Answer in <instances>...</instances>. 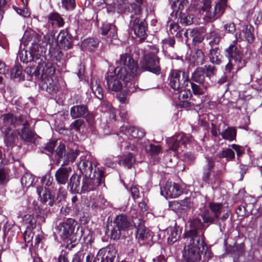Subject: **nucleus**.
<instances>
[{"instance_id": "f257e3e1", "label": "nucleus", "mask_w": 262, "mask_h": 262, "mask_svg": "<svg viewBox=\"0 0 262 262\" xmlns=\"http://www.w3.org/2000/svg\"><path fill=\"white\" fill-rule=\"evenodd\" d=\"M200 219L190 222V228L185 230L183 236L186 245L183 252L184 262H200L203 256V262H207L213 253L205 242L204 232L206 228L214 224L217 218L208 209L201 211Z\"/></svg>"}, {"instance_id": "f03ea898", "label": "nucleus", "mask_w": 262, "mask_h": 262, "mask_svg": "<svg viewBox=\"0 0 262 262\" xmlns=\"http://www.w3.org/2000/svg\"><path fill=\"white\" fill-rule=\"evenodd\" d=\"M118 66L112 71L109 70L105 74L108 88L114 92L120 91L122 88L121 79L125 83L132 81L137 75L138 64L127 53L120 56L116 61Z\"/></svg>"}, {"instance_id": "7ed1b4c3", "label": "nucleus", "mask_w": 262, "mask_h": 262, "mask_svg": "<svg viewBox=\"0 0 262 262\" xmlns=\"http://www.w3.org/2000/svg\"><path fill=\"white\" fill-rule=\"evenodd\" d=\"M205 163L202 167V180L210 185L213 190L217 188L221 184V178L216 172H213L215 166V160L212 157L205 156Z\"/></svg>"}, {"instance_id": "20e7f679", "label": "nucleus", "mask_w": 262, "mask_h": 262, "mask_svg": "<svg viewBox=\"0 0 262 262\" xmlns=\"http://www.w3.org/2000/svg\"><path fill=\"white\" fill-rule=\"evenodd\" d=\"M224 55L228 60H233L237 67V70L245 67L250 59L247 51L242 50L237 43H232L224 51Z\"/></svg>"}, {"instance_id": "39448f33", "label": "nucleus", "mask_w": 262, "mask_h": 262, "mask_svg": "<svg viewBox=\"0 0 262 262\" xmlns=\"http://www.w3.org/2000/svg\"><path fill=\"white\" fill-rule=\"evenodd\" d=\"M171 7L173 10L171 15L177 16L180 12L178 21L183 26H189L193 23V17L187 12H182L185 7H187V0H171Z\"/></svg>"}, {"instance_id": "423d86ee", "label": "nucleus", "mask_w": 262, "mask_h": 262, "mask_svg": "<svg viewBox=\"0 0 262 262\" xmlns=\"http://www.w3.org/2000/svg\"><path fill=\"white\" fill-rule=\"evenodd\" d=\"M88 177H85L82 180L80 193L95 190L104 181L103 170L96 167L93 176Z\"/></svg>"}, {"instance_id": "0eeeda50", "label": "nucleus", "mask_w": 262, "mask_h": 262, "mask_svg": "<svg viewBox=\"0 0 262 262\" xmlns=\"http://www.w3.org/2000/svg\"><path fill=\"white\" fill-rule=\"evenodd\" d=\"M168 80L169 86L174 91L187 86L190 82L188 75L184 71L179 70H171Z\"/></svg>"}, {"instance_id": "6e6552de", "label": "nucleus", "mask_w": 262, "mask_h": 262, "mask_svg": "<svg viewBox=\"0 0 262 262\" xmlns=\"http://www.w3.org/2000/svg\"><path fill=\"white\" fill-rule=\"evenodd\" d=\"M203 4L202 9L206 12V17L210 21H212L220 18L224 14L227 7V0H219L215 5L212 12L210 10V0H203Z\"/></svg>"}, {"instance_id": "1a4fd4ad", "label": "nucleus", "mask_w": 262, "mask_h": 262, "mask_svg": "<svg viewBox=\"0 0 262 262\" xmlns=\"http://www.w3.org/2000/svg\"><path fill=\"white\" fill-rule=\"evenodd\" d=\"M192 136L183 133H179L166 139L169 148L174 151H183L187 144L191 143Z\"/></svg>"}, {"instance_id": "9d476101", "label": "nucleus", "mask_w": 262, "mask_h": 262, "mask_svg": "<svg viewBox=\"0 0 262 262\" xmlns=\"http://www.w3.org/2000/svg\"><path fill=\"white\" fill-rule=\"evenodd\" d=\"M154 46L148 45V72L159 75L161 74L160 58L157 56L159 48L157 46L158 39L153 37Z\"/></svg>"}, {"instance_id": "9b49d317", "label": "nucleus", "mask_w": 262, "mask_h": 262, "mask_svg": "<svg viewBox=\"0 0 262 262\" xmlns=\"http://www.w3.org/2000/svg\"><path fill=\"white\" fill-rule=\"evenodd\" d=\"M37 43L32 44L29 51H21L19 53L20 60L23 62L27 63L31 61H34L37 63V62L42 56V50Z\"/></svg>"}, {"instance_id": "f8f14e48", "label": "nucleus", "mask_w": 262, "mask_h": 262, "mask_svg": "<svg viewBox=\"0 0 262 262\" xmlns=\"http://www.w3.org/2000/svg\"><path fill=\"white\" fill-rule=\"evenodd\" d=\"M161 194L166 198H176L182 194L183 189L182 186L176 183L167 182L163 186H161Z\"/></svg>"}, {"instance_id": "ddd939ff", "label": "nucleus", "mask_w": 262, "mask_h": 262, "mask_svg": "<svg viewBox=\"0 0 262 262\" xmlns=\"http://www.w3.org/2000/svg\"><path fill=\"white\" fill-rule=\"evenodd\" d=\"M75 220L73 219H68L66 221L59 223L56 227L57 234L62 239L69 238L74 231Z\"/></svg>"}, {"instance_id": "4468645a", "label": "nucleus", "mask_w": 262, "mask_h": 262, "mask_svg": "<svg viewBox=\"0 0 262 262\" xmlns=\"http://www.w3.org/2000/svg\"><path fill=\"white\" fill-rule=\"evenodd\" d=\"M38 69L41 71V79L44 80L48 78L54 77L55 68L52 63L46 62V58L42 55L39 61L37 62Z\"/></svg>"}, {"instance_id": "2eb2a0df", "label": "nucleus", "mask_w": 262, "mask_h": 262, "mask_svg": "<svg viewBox=\"0 0 262 262\" xmlns=\"http://www.w3.org/2000/svg\"><path fill=\"white\" fill-rule=\"evenodd\" d=\"M102 3L105 5L108 12L117 11L122 13L127 7L126 0H102Z\"/></svg>"}, {"instance_id": "dca6fc26", "label": "nucleus", "mask_w": 262, "mask_h": 262, "mask_svg": "<svg viewBox=\"0 0 262 262\" xmlns=\"http://www.w3.org/2000/svg\"><path fill=\"white\" fill-rule=\"evenodd\" d=\"M116 256V250L112 246L100 249L97 254V257L101 259V262H114Z\"/></svg>"}, {"instance_id": "f3484780", "label": "nucleus", "mask_w": 262, "mask_h": 262, "mask_svg": "<svg viewBox=\"0 0 262 262\" xmlns=\"http://www.w3.org/2000/svg\"><path fill=\"white\" fill-rule=\"evenodd\" d=\"M17 118L12 114H6L2 115L0 120V128L2 130L11 128L16 124Z\"/></svg>"}, {"instance_id": "a211bd4d", "label": "nucleus", "mask_w": 262, "mask_h": 262, "mask_svg": "<svg viewBox=\"0 0 262 262\" xmlns=\"http://www.w3.org/2000/svg\"><path fill=\"white\" fill-rule=\"evenodd\" d=\"M101 34L103 35H108L109 39L107 41L112 43L113 40H117L118 38L116 26L112 24H104L101 28Z\"/></svg>"}, {"instance_id": "6ab92c4d", "label": "nucleus", "mask_w": 262, "mask_h": 262, "mask_svg": "<svg viewBox=\"0 0 262 262\" xmlns=\"http://www.w3.org/2000/svg\"><path fill=\"white\" fill-rule=\"evenodd\" d=\"M78 167L81 173L85 174L86 177L93 176L95 167L98 168L95 165L93 167L92 162L85 159L80 160L78 164Z\"/></svg>"}, {"instance_id": "aec40b11", "label": "nucleus", "mask_w": 262, "mask_h": 262, "mask_svg": "<svg viewBox=\"0 0 262 262\" xmlns=\"http://www.w3.org/2000/svg\"><path fill=\"white\" fill-rule=\"evenodd\" d=\"M71 168L60 167L55 172V179L58 185H65L69 179Z\"/></svg>"}, {"instance_id": "412c9836", "label": "nucleus", "mask_w": 262, "mask_h": 262, "mask_svg": "<svg viewBox=\"0 0 262 262\" xmlns=\"http://www.w3.org/2000/svg\"><path fill=\"white\" fill-rule=\"evenodd\" d=\"M57 40L59 46L62 49L68 50L72 47V38L66 31H61L57 36Z\"/></svg>"}, {"instance_id": "4be33fe9", "label": "nucleus", "mask_w": 262, "mask_h": 262, "mask_svg": "<svg viewBox=\"0 0 262 262\" xmlns=\"http://www.w3.org/2000/svg\"><path fill=\"white\" fill-rule=\"evenodd\" d=\"M37 193L38 194L41 202L48 203L50 206L54 204V198L52 196L50 191L42 186H39L37 188Z\"/></svg>"}, {"instance_id": "5701e85b", "label": "nucleus", "mask_w": 262, "mask_h": 262, "mask_svg": "<svg viewBox=\"0 0 262 262\" xmlns=\"http://www.w3.org/2000/svg\"><path fill=\"white\" fill-rule=\"evenodd\" d=\"M42 81L43 82L42 86L46 88L47 92L49 94H53L58 91V81L55 77L48 78V79Z\"/></svg>"}, {"instance_id": "b1692460", "label": "nucleus", "mask_w": 262, "mask_h": 262, "mask_svg": "<svg viewBox=\"0 0 262 262\" xmlns=\"http://www.w3.org/2000/svg\"><path fill=\"white\" fill-rule=\"evenodd\" d=\"M165 232L167 234L168 244L172 245L179 239L182 231L179 228L169 227L166 230Z\"/></svg>"}, {"instance_id": "393cba45", "label": "nucleus", "mask_w": 262, "mask_h": 262, "mask_svg": "<svg viewBox=\"0 0 262 262\" xmlns=\"http://www.w3.org/2000/svg\"><path fill=\"white\" fill-rule=\"evenodd\" d=\"M204 54L200 49L192 52L189 57V62L192 66L202 65L204 62Z\"/></svg>"}, {"instance_id": "a878e982", "label": "nucleus", "mask_w": 262, "mask_h": 262, "mask_svg": "<svg viewBox=\"0 0 262 262\" xmlns=\"http://www.w3.org/2000/svg\"><path fill=\"white\" fill-rule=\"evenodd\" d=\"M80 182L81 176L77 174H73L70 178V182L69 183L70 191L72 193H80Z\"/></svg>"}, {"instance_id": "bb28decb", "label": "nucleus", "mask_w": 262, "mask_h": 262, "mask_svg": "<svg viewBox=\"0 0 262 262\" xmlns=\"http://www.w3.org/2000/svg\"><path fill=\"white\" fill-rule=\"evenodd\" d=\"M41 214V212H40ZM24 222L26 224L28 225L32 229L36 227V223L41 224L45 222V217L44 216H41V214L37 215V220H36L33 216L30 214L25 215L24 217Z\"/></svg>"}, {"instance_id": "cd10ccee", "label": "nucleus", "mask_w": 262, "mask_h": 262, "mask_svg": "<svg viewBox=\"0 0 262 262\" xmlns=\"http://www.w3.org/2000/svg\"><path fill=\"white\" fill-rule=\"evenodd\" d=\"M149 149H148V155H150V158L149 163L155 164L159 162L160 157L159 154L161 151V147L159 145H154L150 144L149 145Z\"/></svg>"}, {"instance_id": "c85d7f7f", "label": "nucleus", "mask_w": 262, "mask_h": 262, "mask_svg": "<svg viewBox=\"0 0 262 262\" xmlns=\"http://www.w3.org/2000/svg\"><path fill=\"white\" fill-rule=\"evenodd\" d=\"M18 134L22 140L30 142L33 140L35 133L30 127H22L18 130Z\"/></svg>"}, {"instance_id": "c756f323", "label": "nucleus", "mask_w": 262, "mask_h": 262, "mask_svg": "<svg viewBox=\"0 0 262 262\" xmlns=\"http://www.w3.org/2000/svg\"><path fill=\"white\" fill-rule=\"evenodd\" d=\"M88 113V108L84 105H75L71 108L70 114L73 119L83 117Z\"/></svg>"}, {"instance_id": "7c9ffc66", "label": "nucleus", "mask_w": 262, "mask_h": 262, "mask_svg": "<svg viewBox=\"0 0 262 262\" xmlns=\"http://www.w3.org/2000/svg\"><path fill=\"white\" fill-rule=\"evenodd\" d=\"M237 130L235 127L228 126L221 132L222 138L230 142L236 141Z\"/></svg>"}, {"instance_id": "2f4dec72", "label": "nucleus", "mask_w": 262, "mask_h": 262, "mask_svg": "<svg viewBox=\"0 0 262 262\" xmlns=\"http://www.w3.org/2000/svg\"><path fill=\"white\" fill-rule=\"evenodd\" d=\"M206 77L205 70L202 68H198L192 73L191 80L196 83L204 85Z\"/></svg>"}, {"instance_id": "473e14b6", "label": "nucleus", "mask_w": 262, "mask_h": 262, "mask_svg": "<svg viewBox=\"0 0 262 262\" xmlns=\"http://www.w3.org/2000/svg\"><path fill=\"white\" fill-rule=\"evenodd\" d=\"M220 53L221 50L218 47H212L210 49L209 57L211 63L215 64H220L221 63L222 56Z\"/></svg>"}, {"instance_id": "72a5a7b5", "label": "nucleus", "mask_w": 262, "mask_h": 262, "mask_svg": "<svg viewBox=\"0 0 262 262\" xmlns=\"http://www.w3.org/2000/svg\"><path fill=\"white\" fill-rule=\"evenodd\" d=\"M91 87L94 95L99 99H102L103 94L102 88L100 86V80L96 77L91 79Z\"/></svg>"}, {"instance_id": "f704fd0d", "label": "nucleus", "mask_w": 262, "mask_h": 262, "mask_svg": "<svg viewBox=\"0 0 262 262\" xmlns=\"http://www.w3.org/2000/svg\"><path fill=\"white\" fill-rule=\"evenodd\" d=\"M5 133L4 141L7 146H11L17 140V136L15 130L12 128H8L5 130H2Z\"/></svg>"}, {"instance_id": "c9c22d12", "label": "nucleus", "mask_w": 262, "mask_h": 262, "mask_svg": "<svg viewBox=\"0 0 262 262\" xmlns=\"http://www.w3.org/2000/svg\"><path fill=\"white\" fill-rule=\"evenodd\" d=\"M254 31V28L251 25L245 26L242 30L244 37L249 43H252L255 40Z\"/></svg>"}, {"instance_id": "e433bc0d", "label": "nucleus", "mask_w": 262, "mask_h": 262, "mask_svg": "<svg viewBox=\"0 0 262 262\" xmlns=\"http://www.w3.org/2000/svg\"><path fill=\"white\" fill-rule=\"evenodd\" d=\"M133 30L135 34L139 37H141L139 41L142 42L144 41L146 38L145 33L146 31V27L142 24V23L139 24H134Z\"/></svg>"}, {"instance_id": "4c0bfd02", "label": "nucleus", "mask_w": 262, "mask_h": 262, "mask_svg": "<svg viewBox=\"0 0 262 262\" xmlns=\"http://www.w3.org/2000/svg\"><path fill=\"white\" fill-rule=\"evenodd\" d=\"M114 224L119 229H124L129 227L130 223L127 217L124 215H119L116 216Z\"/></svg>"}, {"instance_id": "58836bf2", "label": "nucleus", "mask_w": 262, "mask_h": 262, "mask_svg": "<svg viewBox=\"0 0 262 262\" xmlns=\"http://www.w3.org/2000/svg\"><path fill=\"white\" fill-rule=\"evenodd\" d=\"M150 14L148 13V18L151 19L150 20V26L151 27L152 31L151 32L155 33L158 32L160 29V25L158 23L157 19L155 18V6L150 5L149 7Z\"/></svg>"}, {"instance_id": "ea45409f", "label": "nucleus", "mask_w": 262, "mask_h": 262, "mask_svg": "<svg viewBox=\"0 0 262 262\" xmlns=\"http://www.w3.org/2000/svg\"><path fill=\"white\" fill-rule=\"evenodd\" d=\"M216 156L220 159L226 158L227 161H233L235 158V153L232 149L228 148L217 152Z\"/></svg>"}, {"instance_id": "a19ab883", "label": "nucleus", "mask_w": 262, "mask_h": 262, "mask_svg": "<svg viewBox=\"0 0 262 262\" xmlns=\"http://www.w3.org/2000/svg\"><path fill=\"white\" fill-rule=\"evenodd\" d=\"M177 92L178 98L180 101L190 100L192 96V93L190 89H186L185 87L181 89L180 90L176 91Z\"/></svg>"}, {"instance_id": "79ce46f5", "label": "nucleus", "mask_w": 262, "mask_h": 262, "mask_svg": "<svg viewBox=\"0 0 262 262\" xmlns=\"http://www.w3.org/2000/svg\"><path fill=\"white\" fill-rule=\"evenodd\" d=\"M48 19L49 21L56 22V24L59 27H63L64 21L62 17L57 12L50 13L48 15Z\"/></svg>"}, {"instance_id": "37998d69", "label": "nucleus", "mask_w": 262, "mask_h": 262, "mask_svg": "<svg viewBox=\"0 0 262 262\" xmlns=\"http://www.w3.org/2000/svg\"><path fill=\"white\" fill-rule=\"evenodd\" d=\"M135 162V159L133 155L131 153H129L119 161V164L120 165L122 164L124 166L130 168Z\"/></svg>"}, {"instance_id": "c03bdc74", "label": "nucleus", "mask_w": 262, "mask_h": 262, "mask_svg": "<svg viewBox=\"0 0 262 262\" xmlns=\"http://www.w3.org/2000/svg\"><path fill=\"white\" fill-rule=\"evenodd\" d=\"M127 133L134 138L141 139L145 136V133L142 129L135 127H130Z\"/></svg>"}, {"instance_id": "a18cd8bd", "label": "nucleus", "mask_w": 262, "mask_h": 262, "mask_svg": "<svg viewBox=\"0 0 262 262\" xmlns=\"http://www.w3.org/2000/svg\"><path fill=\"white\" fill-rule=\"evenodd\" d=\"M210 211L215 215L216 218H219L221 212L222 205L221 203L209 202L208 204Z\"/></svg>"}, {"instance_id": "49530a36", "label": "nucleus", "mask_w": 262, "mask_h": 262, "mask_svg": "<svg viewBox=\"0 0 262 262\" xmlns=\"http://www.w3.org/2000/svg\"><path fill=\"white\" fill-rule=\"evenodd\" d=\"M32 121L31 117L27 115H21L17 119L16 125H21L23 127H30Z\"/></svg>"}, {"instance_id": "de8ad7c7", "label": "nucleus", "mask_w": 262, "mask_h": 262, "mask_svg": "<svg viewBox=\"0 0 262 262\" xmlns=\"http://www.w3.org/2000/svg\"><path fill=\"white\" fill-rule=\"evenodd\" d=\"M98 42L93 38L84 39L82 42V47L88 50H93L97 47Z\"/></svg>"}, {"instance_id": "09e8293b", "label": "nucleus", "mask_w": 262, "mask_h": 262, "mask_svg": "<svg viewBox=\"0 0 262 262\" xmlns=\"http://www.w3.org/2000/svg\"><path fill=\"white\" fill-rule=\"evenodd\" d=\"M34 182L33 176L28 173L23 175L21 179V183L22 186L26 187H29L31 186Z\"/></svg>"}, {"instance_id": "8fccbe9b", "label": "nucleus", "mask_w": 262, "mask_h": 262, "mask_svg": "<svg viewBox=\"0 0 262 262\" xmlns=\"http://www.w3.org/2000/svg\"><path fill=\"white\" fill-rule=\"evenodd\" d=\"M239 173L240 174V178L239 181H242L244 179V175L246 173L247 170L248 168L252 166H255V164L251 162H249L248 164H243L242 163H239Z\"/></svg>"}, {"instance_id": "3c124183", "label": "nucleus", "mask_w": 262, "mask_h": 262, "mask_svg": "<svg viewBox=\"0 0 262 262\" xmlns=\"http://www.w3.org/2000/svg\"><path fill=\"white\" fill-rule=\"evenodd\" d=\"M209 38L210 39L209 43L211 48H212V47H216L215 46H216L220 41V36L215 31H211L210 32Z\"/></svg>"}, {"instance_id": "603ef678", "label": "nucleus", "mask_w": 262, "mask_h": 262, "mask_svg": "<svg viewBox=\"0 0 262 262\" xmlns=\"http://www.w3.org/2000/svg\"><path fill=\"white\" fill-rule=\"evenodd\" d=\"M179 26L178 23L175 22L171 23L169 25V30L168 31V35H175L177 37H179L182 34V31L178 32Z\"/></svg>"}, {"instance_id": "864d4df0", "label": "nucleus", "mask_w": 262, "mask_h": 262, "mask_svg": "<svg viewBox=\"0 0 262 262\" xmlns=\"http://www.w3.org/2000/svg\"><path fill=\"white\" fill-rule=\"evenodd\" d=\"M55 189L57 190L56 200L58 202H60L63 200L67 195V192L66 189L59 185L58 188L57 187H55Z\"/></svg>"}, {"instance_id": "5fc2aeb1", "label": "nucleus", "mask_w": 262, "mask_h": 262, "mask_svg": "<svg viewBox=\"0 0 262 262\" xmlns=\"http://www.w3.org/2000/svg\"><path fill=\"white\" fill-rule=\"evenodd\" d=\"M62 7L67 10L74 9L76 7L75 0H61Z\"/></svg>"}, {"instance_id": "6e6d98bb", "label": "nucleus", "mask_w": 262, "mask_h": 262, "mask_svg": "<svg viewBox=\"0 0 262 262\" xmlns=\"http://www.w3.org/2000/svg\"><path fill=\"white\" fill-rule=\"evenodd\" d=\"M24 71L26 74L30 76H32L33 75L37 76L39 74L38 66L37 67H35V66L27 67L25 69Z\"/></svg>"}, {"instance_id": "4d7b16f0", "label": "nucleus", "mask_w": 262, "mask_h": 262, "mask_svg": "<svg viewBox=\"0 0 262 262\" xmlns=\"http://www.w3.org/2000/svg\"><path fill=\"white\" fill-rule=\"evenodd\" d=\"M189 83L191 85L192 92L195 95H201L204 93V89L200 85H198L190 81Z\"/></svg>"}, {"instance_id": "13d9d810", "label": "nucleus", "mask_w": 262, "mask_h": 262, "mask_svg": "<svg viewBox=\"0 0 262 262\" xmlns=\"http://www.w3.org/2000/svg\"><path fill=\"white\" fill-rule=\"evenodd\" d=\"M84 122L83 119H77L73 122L70 127L71 129H74L77 132H79L81 127L84 125Z\"/></svg>"}, {"instance_id": "bf43d9fd", "label": "nucleus", "mask_w": 262, "mask_h": 262, "mask_svg": "<svg viewBox=\"0 0 262 262\" xmlns=\"http://www.w3.org/2000/svg\"><path fill=\"white\" fill-rule=\"evenodd\" d=\"M22 73V68L19 64H16L12 70L10 74L11 78H18Z\"/></svg>"}, {"instance_id": "052dcab7", "label": "nucleus", "mask_w": 262, "mask_h": 262, "mask_svg": "<svg viewBox=\"0 0 262 262\" xmlns=\"http://www.w3.org/2000/svg\"><path fill=\"white\" fill-rule=\"evenodd\" d=\"M231 147L233 149H234L236 152L237 156V161L238 163L241 162V160L240 159L239 157L243 155L245 151V148L244 147L239 146V145L235 144H232L231 145Z\"/></svg>"}, {"instance_id": "680f3d73", "label": "nucleus", "mask_w": 262, "mask_h": 262, "mask_svg": "<svg viewBox=\"0 0 262 262\" xmlns=\"http://www.w3.org/2000/svg\"><path fill=\"white\" fill-rule=\"evenodd\" d=\"M180 203L183 211L187 210L192 206V202L190 198H186L181 200Z\"/></svg>"}, {"instance_id": "e2e57ef3", "label": "nucleus", "mask_w": 262, "mask_h": 262, "mask_svg": "<svg viewBox=\"0 0 262 262\" xmlns=\"http://www.w3.org/2000/svg\"><path fill=\"white\" fill-rule=\"evenodd\" d=\"M128 11L135 14H140L141 12V6L136 3H132L128 6Z\"/></svg>"}, {"instance_id": "0e129e2a", "label": "nucleus", "mask_w": 262, "mask_h": 262, "mask_svg": "<svg viewBox=\"0 0 262 262\" xmlns=\"http://www.w3.org/2000/svg\"><path fill=\"white\" fill-rule=\"evenodd\" d=\"M170 207H171V209L175 212H182V211H183L181 205L180 201H174L172 202L170 205Z\"/></svg>"}, {"instance_id": "69168bd1", "label": "nucleus", "mask_w": 262, "mask_h": 262, "mask_svg": "<svg viewBox=\"0 0 262 262\" xmlns=\"http://www.w3.org/2000/svg\"><path fill=\"white\" fill-rule=\"evenodd\" d=\"M175 42L176 41L173 37V35H172V36L171 37L169 36L167 38H166L162 40V43L164 46L168 45L169 47H173Z\"/></svg>"}, {"instance_id": "338daca9", "label": "nucleus", "mask_w": 262, "mask_h": 262, "mask_svg": "<svg viewBox=\"0 0 262 262\" xmlns=\"http://www.w3.org/2000/svg\"><path fill=\"white\" fill-rule=\"evenodd\" d=\"M195 159L194 155L191 152H187L184 154V160L189 164L193 163Z\"/></svg>"}, {"instance_id": "774afa93", "label": "nucleus", "mask_w": 262, "mask_h": 262, "mask_svg": "<svg viewBox=\"0 0 262 262\" xmlns=\"http://www.w3.org/2000/svg\"><path fill=\"white\" fill-rule=\"evenodd\" d=\"M53 178L49 174L45 175L41 179L42 183L48 186H51L53 183Z\"/></svg>"}]
</instances>
